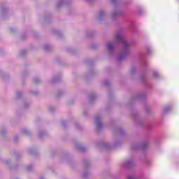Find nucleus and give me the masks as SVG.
<instances>
[{"instance_id":"1a4fd4ad","label":"nucleus","mask_w":179,"mask_h":179,"mask_svg":"<svg viewBox=\"0 0 179 179\" xmlns=\"http://www.w3.org/2000/svg\"><path fill=\"white\" fill-rule=\"evenodd\" d=\"M127 179H138L136 177H135L134 176H129L127 177Z\"/></svg>"},{"instance_id":"6e6552de","label":"nucleus","mask_w":179,"mask_h":179,"mask_svg":"<svg viewBox=\"0 0 179 179\" xmlns=\"http://www.w3.org/2000/svg\"><path fill=\"white\" fill-rule=\"evenodd\" d=\"M153 76H154V78H158L159 73L157 71H154L153 72Z\"/></svg>"},{"instance_id":"9b49d317","label":"nucleus","mask_w":179,"mask_h":179,"mask_svg":"<svg viewBox=\"0 0 179 179\" xmlns=\"http://www.w3.org/2000/svg\"><path fill=\"white\" fill-rule=\"evenodd\" d=\"M169 110H170V107L165 108L164 113H169Z\"/></svg>"},{"instance_id":"ddd939ff","label":"nucleus","mask_w":179,"mask_h":179,"mask_svg":"<svg viewBox=\"0 0 179 179\" xmlns=\"http://www.w3.org/2000/svg\"><path fill=\"white\" fill-rule=\"evenodd\" d=\"M117 1H118V0H111V3H115V2H117Z\"/></svg>"},{"instance_id":"f257e3e1","label":"nucleus","mask_w":179,"mask_h":179,"mask_svg":"<svg viewBox=\"0 0 179 179\" xmlns=\"http://www.w3.org/2000/svg\"><path fill=\"white\" fill-rule=\"evenodd\" d=\"M115 38L122 46V53L117 57L118 61H122V59H125L129 52V43H128V41L121 32H117Z\"/></svg>"},{"instance_id":"423d86ee","label":"nucleus","mask_w":179,"mask_h":179,"mask_svg":"<svg viewBox=\"0 0 179 179\" xmlns=\"http://www.w3.org/2000/svg\"><path fill=\"white\" fill-rule=\"evenodd\" d=\"M133 162L131 160L126 161L125 162L123 163L122 166L123 167H131L132 166Z\"/></svg>"},{"instance_id":"dca6fc26","label":"nucleus","mask_w":179,"mask_h":179,"mask_svg":"<svg viewBox=\"0 0 179 179\" xmlns=\"http://www.w3.org/2000/svg\"><path fill=\"white\" fill-rule=\"evenodd\" d=\"M43 179V178H42Z\"/></svg>"},{"instance_id":"2eb2a0df","label":"nucleus","mask_w":179,"mask_h":179,"mask_svg":"<svg viewBox=\"0 0 179 179\" xmlns=\"http://www.w3.org/2000/svg\"><path fill=\"white\" fill-rule=\"evenodd\" d=\"M141 80H144V82H146V80H145V78H142Z\"/></svg>"},{"instance_id":"9d476101","label":"nucleus","mask_w":179,"mask_h":179,"mask_svg":"<svg viewBox=\"0 0 179 179\" xmlns=\"http://www.w3.org/2000/svg\"><path fill=\"white\" fill-rule=\"evenodd\" d=\"M103 15H104V11L103 10H101L99 12V17H101V16H103Z\"/></svg>"},{"instance_id":"4468645a","label":"nucleus","mask_w":179,"mask_h":179,"mask_svg":"<svg viewBox=\"0 0 179 179\" xmlns=\"http://www.w3.org/2000/svg\"><path fill=\"white\" fill-rule=\"evenodd\" d=\"M131 73H134V67H131Z\"/></svg>"},{"instance_id":"f8f14e48","label":"nucleus","mask_w":179,"mask_h":179,"mask_svg":"<svg viewBox=\"0 0 179 179\" xmlns=\"http://www.w3.org/2000/svg\"><path fill=\"white\" fill-rule=\"evenodd\" d=\"M33 169L32 166H29L27 167V170H28V171H30V170H31Z\"/></svg>"},{"instance_id":"f03ea898","label":"nucleus","mask_w":179,"mask_h":179,"mask_svg":"<svg viewBox=\"0 0 179 179\" xmlns=\"http://www.w3.org/2000/svg\"><path fill=\"white\" fill-rule=\"evenodd\" d=\"M149 54H150V48H148L147 53H141L139 55V59L141 61V65H143V66H146V64H148L145 57L146 55H149Z\"/></svg>"},{"instance_id":"39448f33","label":"nucleus","mask_w":179,"mask_h":179,"mask_svg":"<svg viewBox=\"0 0 179 179\" xmlns=\"http://www.w3.org/2000/svg\"><path fill=\"white\" fill-rule=\"evenodd\" d=\"M148 148V143H144L143 145H136L133 146V149H146Z\"/></svg>"},{"instance_id":"7ed1b4c3","label":"nucleus","mask_w":179,"mask_h":179,"mask_svg":"<svg viewBox=\"0 0 179 179\" xmlns=\"http://www.w3.org/2000/svg\"><path fill=\"white\" fill-rule=\"evenodd\" d=\"M94 120H95L97 129H101V128L103 127V124L101 123V117L96 116Z\"/></svg>"},{"instance_id":"0eeeda50","label":"nucleus","mask_w":179,"mask_h":179,"mask_svg":"<svg viewBox=\"0 0 179 179\" xmlns=\"http://www.w3.org/2000/svg\"><path fill=\"white\" fill-rule=\"evenodd\" d=\"M118 15H120V11H116L112 14V17H115V16H118Z\"/></svg>"},{"instance_id":"20e7f679","label":"nucleus","mask_w":179,"mask_h":179,"mask_svg":"<svg viewBox=\"0 0 179 179\" xmlns=\"http://www.w3.org/2000/svg\"><path fill=\"white\" fill-rule=\"evenodd\" d=\"M114 47H115V43L114 42H109L106 44V48L108 51H114Z\"/></svg>"}]
</instances>
